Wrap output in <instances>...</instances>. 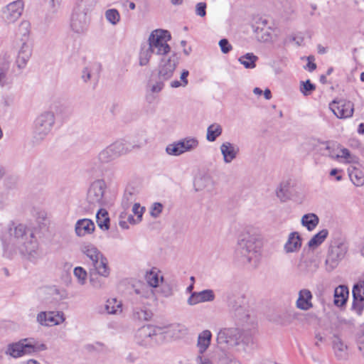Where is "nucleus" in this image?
<instances>
[{"label": "nucleus", "instance_id": "obj_14", "mask_svg": "<svg viewBox=\"0 0 364 364\" xmlns=\"http://www.w3.org/2000/svg\"><path fill=\"white\" fill-rule=\"evenodd\" d=\"M65 320L63 311H41L37 314L36 321L41 326H56Z\"/></svg>", "mask_w": 364, "mask_h": 364}, {"label": "nucleus", "instance_id": "obj_60", "mask_svg": "<svg viewBox=\"0 0 364 364\" xmlns=\"http://www.w3.org/2000/svg\"><path fill=\"white\" fill-rule=\"evenodd\" d=\"M311 60H314V57H312V56L308 57L309 63H308L306 67L308 68L309 71H313L316 68V63L311 62Z\"/></svg>", "mask_w": 364, "mask_h": 364}, {"label": "nucleus", "instance_id": "obj_5", "mask_svg": "<svg viewBox=\"0 0 364 364\" xmlns=\"http://www.w3.org/2000/svg\"><path fill=\"white\" fill-rule=\"evenodd\" d=\"M55 124V114L52 111H44L35 119L33 129V138L39 143L44 140L51 132Z\"/></svg>", "mask_w": 364, "mask_h": 364}, {"label": "nucleus", "instance_id": "obj_38", "mask_svg": "<svg viewBox=\"0 0 364 364\" xmlns=\"http://www.w3.org/2000/svg\"><path fill=\"white\" fill-rule=\"evenodd\" d=\"M319 219L314 213H308L301 218V224L306 227L308 230H313L318 224Z\"/></svg>", "mask_w": 364, "mask_h": 364}, {"label": "nucleus", "instance_id": "obj_34", "mask_svg": "<svg viewBox=\"0 0 364 364\" xmlns=\"http://www.w3.org/2000/svg\"><path fill=\"white\" fill-rule=\"evenodd\" d=\"M182 154L195 150L199 145L198 140L195 137H186L178 141Z\"/></svg>", "mask_w": 364, "mask_h": 364}, {"label": "nucleus", "instance_id": "obj_28", "mask_svg": "<svg viewBox=\"0 0 364 364\" xmlns=\"http://www.w3.org/2000/svg\"><path fill=\"white\" fill-rule=\"evenodd\" d=\"M349 291L347 287L340 285L334 291V304L338 307H341L346 304Z\"/></svg>", "mask_w": 364, "mask_h": 364}, {"label": "nucleus", "instance_id": "obj_1", "mask_svg": "<svg viewBox=\"0 0 364 364\" xmlns=\"http://www.w3.org/2000/svg\"><path fill=\"white\" fill-rule=\"evenodd\" d=\"M171 39L167 30L156 29L149 35L146 43L141 44L139 53L140 66L148 65L153 54L161 58L171 55V48L168 42Z\"/></svg>", "mask_w": 364, "mask_h": 364}, {"label": "nucleus", "instance_id": "obj_16", "mask_svg": "<svg viewBox=\"0 0 364 364\" xmlns=\"http://www.w3.org/2000/svg\"><path fill=\"white\" fill-rule=\"evenodd\" d=\"M330 109L334 114L340 119H346L352 117L353 114V104L350 101L334 100L330 105Z\"/></svg>", "mask_w": 364, "mask_h": 364}, {"label": "nucleus", "instance_id": "obj_19", "mask_svg": "<svg viewBox=\"0 0 364 364\" xmlns=\"http://www.w3.org/2000/svg\"><path fill=\"white\" fill-rule=\"evenodd\" d=\"M220 150L225 164H230L235 160L240 151L237 145L229 141L223 142L220 146Z\"/></svg>", "mask_w": 364, "mask_h": 364}, {"label": "nucleus", "instance_id": "obj_32", "mask_svg": "<svg viewBox=\"0 0 364 364\" xmlns=\"http://www.w3.org/2000/svg\"><path fill=\"white\" fill-rule=\"evenodd\" d=\"M160 272L156 268H152L150 271L147 272L145 275V279L147 282V286L151 288H156L159 287L160 282H162L164 277L159 275Z\"/></svg>", "mask_w": 364, "mask_h": 364}, {"label": "nucleus", "instance_id": "obj_25", "mask_svg": "<svg viewBox=\"0 0 364 364\" xmlns=\"http://www.w3.org/2000/svg\"><path fill=\"white\" fill-rule=\"evenodd\" d=\"M92 265L93 266V269L91 270L98 273L100 276L107 277L109 275L110 269L108 267V261L103 255H102L100 258L95 260L92 263Z\"/></svg>", "mask_w": 364, "mask_h": 364}, {"label": "nucleus", "instance_id": "obj_15", "mask_svg": "<svg viewBox=\"0 0 364 364\" xmlns=\"http://www.w3.org/2000/svg\"><path fill=\"white\" fill-rule=\"evenodd\" d=\"M24 7L23 0L14 1L3 9V18L9 23H14L21 16Z\"/></svg>", "mask_w": 364, "mask_h": 364}, {"label": "nucleus", "instance_id": "obj_31", "mask_svg": "<svg viewBox=\"0 0 364 364\" xmlns=\"http://www.w3.org/2000/svg\"><path fill=\"white\" fill-rule=\"evenodd\" d=\"M212 333L208 330H205L202 331L198 337L197 341V348L198 351L206 352L207 349L209 348L211 342Z\"/></svg>", "mask_w": 364, "mask_h": 364}, {"label": "nucleus", "instance_id": "obj_20", "mask_svg": "<svg viewBox=\"0 0 364 364\" xmlns=\"http://www.w3.org/2000/svg\"><path fill=\"white\" fill-rule=\"evenodd\" d=\"M31 55L32 50L31 46L26 43H23L18 51L15 61L18 70H22L26 67V65L29 61Z\"/></svg>", "mask_w": 364, "mask_h": 364}, {"label": "nucleus", "instance_id": "obj_17", "mask_svg": "<svg viewBox=\"0 0 364 364\" xmlns=\"http://www.w3.org/2000/svg\"><path fill=\"white\" fill-rule=\"evenodd\" d=\"M215 299V294L212 289H204L201 291H193L188 297L187 302L190 306L200 303L212 302Z\"/></svg>", "mask_w": 364, "mask_h": 364}, {"label": "nucleus", "instance_id": "obj_24", "mask_svg": "<svg viewBox=\"0 0 364 364\" xmlns=\"http://www.w3.org/2000/svg\"><path fill=\"white\" fill-rule=\"evenodd\" d=\"M134 292L138 296L136 299V304L144 302L143 299L155 300V293L152 288L147 286L146 284H141L139 287L134 288Z\"/></svg>", "mask_w": 364, "mask_h": 364}, {"label": "nucleus", "instance_id": "obj_9", "mask_svg": "<svg viewBox=\"0 0 364 364\" xmlns=\"http://www.w3.org/2000/svg\"><path fill=\"white\" fill-rule=\"evenodd\" d=\"M175 328L176 326L174 325L165 327L151 325L144 326L137 331L136 338L140 345L145 346H151L156 341V337L158 335L168 333L171 329H174Z\"/></svg>", "mask_w": 364, "mask_h": 364}, {"label": "nucleus", "instance_id": "obj_42", "mask_svg": "<svg viewBox=\"0 0 364 364\" xmlns=\"http://www.w3.org/2000/svg\"><path fill=\"white\" fill-rule=\"evenodd\" d=\"M343 159L346 163L357 164L358 163V158L350 154V151L346 148L341 150L340 153L336 155V159Z\"/></svg>", "mask_w": 364, "mask_h": 364}, {"label": "nucleus", "instance_id": "obj_64", "mask_svg": "<svg viewBox=\"0 0 364 364\" xmlns=\"http://www.w3.org/2000/svg\"><path fill=\"white\" fill-rule=\"evenodd\" d=\"M358 132L360 134H364V124L363 123H361L359 124L358 128Z\"/></svg>", "mask_w": 364, "mask_h": 364}, {"label": "nucleus", "instance_id": "obj_46", "mask_svg": "<svg viewBox=\"0 0 364 364\" xmlns=\"http://www.w3.org/2000/svg\"><path fill=\"white\" fill-rule=\"evenodd\" d=\"M100 274L92 270L89 273V281L92 287L95 289H99L103 287L104 282L100 277Z\"/></svg>", "mask_w": 364, "mask_h": 364}, {"label": "nucleus", "instance_id": "obj_10", "mask_svg": "<svg viewBox=\"0 0 364 364\" xmlns=\"http://www.w3.org/2000/svg\"><path fill=\"white\" fill-rule=\"evenodd\" d=\"M348 247L344 240H340L330 245L325 261L326 269L333 271L343 260L348 252Z\"/></svg>", "mask_w": 364, "mask_h": 364}, {"label": "nucleus", "instance_id": "obj_58", "mask_svg": "<svg viewBox=\"0 0 364 364\" xmlns=\"http://www.w3.org/2000/svg\"><path fill=\"white\" fill-rule=\"evenodd\" d=\"M188 75L189 72L187 70H183V72L181 73L180 79L182 87H186L188 85V81L187 80V77L188 76Z\"/></svg>", "mask_w": 364, "mask_h": 364}, {"label": "nucleus", "instance_id": "obj_56", "mask_svg": "<svg viewBox=\"0 0 364 364\" xmlns=\"http://www.w3.org/2000/svg\"><path fill=\"white\" fill-rule=\"evenodd\" d=\"M104 345L102 343L96 342L92 344H87L85 346V349L90 352L91 351H100L103 349Z\"/></svg>", "mask_w": 364, "mask_h": 364}, {"label": "nucleus", "instance_id": "obj_45", "mask_svg": "<svg viewBox=\"0 0 364 364\" xmlns=\"http://www.w3.org/2000/svg\"><path fill=\"white\" fill-rule=\"evenodd\" d=\"M105 15L107 21L112 25H117L120 21V14L115 9H107Z\"/></svg>", "mask_w": 364, "mask_h": 364}, {"label": "nucleus", "instance_id": "obj_51", "mask_svg": "<svg viewBox=\"0 0 364 364\" xmlns=\"http://www.w3.org/2000/svg\"><path fill=\"white\" fill-rule=\"evenodd\" d=\"M134 200V195L132 192L127 191L123 196L122 205L124 208H128Z\"/></svg>", "mask_w": 364, "mask_h": 364}, {"label": "nucleus", "instance_id": "obj_50", "mask_svg": "<svg viewBox=\"0 0 364 364\" xmlns=\"http://www.w3.org/2000/svg\"><path fill=\"white\" fill-rule=\"evenodd\" d=\"M166 151L168 155L172 156H180L182 154L178 141L168 144L166 148Z\"/></svg>", "mask_w": 364, "mask_h": 364}, {"label": "nucleus", "instance_id": "obj_55", "mask_svg": "<svg viewBox=\"0 0 364 364\" xmlns=\"http://www.w3.org/2000/svg\"><path fill=\"white\" fill-rule=\"evenodd\" d=\"M144 208L141 207L139 203H135L132 207V212L137 216V220H141L142 214Z\"/></svg>", "mask_w": 364, "mask_h": 364}, {"label": "nucleus", "instance_id": "obj_27", "mask_svg": "<svg viewBox=\"0 0 364 364\" xmlns=\"http://www.w3.org/2000/svg\"><path fill=\"white\" fill-rule=\"evenodd\" d=\"M143 306L139 307L135 306L132 311V318L137 321H148L152 316L151 311L148 310L146 306H149L150 304L148 301L142 302Z\"/></svg>", "mask_w": 364, "mask_h": 364}, {"label": "nucleus", "instance_id": "obj_53", "mask_svg": "<svg viewBox=\"0 0 364 364\" xmlns=\"http://www.w3.org/2000/svg\"><path fill=\"white\" fill-rule=\"evenodd\" d=\"M288 184L282 183L280 184L279 188L277 191V196L282 200H284L287 197Z\"/></svg>", "mask_w": 364, "mask_h": 364}, {"label": "nucleus", "instance_id": "obj_57", "mask_svg": "<svg viewBox=\"0 0 364 364\" xmlns=\"http://www.w3.org/2000/svg\"><path fill=\"white\" fill-rule=\"evenodd\" d=\"M206 4L203 2H200L196 4V13L198 16L203 17L206 14Z\"/></svg>", "mask_w": 364, "mask_h": 364}, {"label": "nucleus", "instance_id": "obj_6", "mask_svg": "<svg viewBox=\"0 0 364 364\" xmlns=\"http://www.w3.org/2000/svg\"><path fill=\"white\" fill-rule=\"evenodd\" d=\"M216 341L218 345L234 348L243 343L248 345L252 343V338H243L242 331L235 327L223 328L217 334Z\"/></svg>", "mask_w": 364, "mask_h": 364}, {"label": "nucleus", "instance_id": "obj_18", "mask_svg": "<svg viewBox=\"0 0 364 364\" xmlns=\"http://www.w3.org/2000/svg\"><path fill=\"white\" fill-rule=\"evenodd\" d=\"M353 309L360 314L364 308V281H360L353 288Z\"/></svg>", "mask_w": 364, "mask_h": 364}, {"label": "nucleus", "instance_id": "obj_22", "mask_svg": "<svg viewBox=\"0 0 364 364\" xmlns=\"http://www.w3.org/2000/svg\"><path fill=\"white\" fill-rule=\"evenodd\" d=\"M311 292L307 289H303L299 292V297L296 300V307L301 310L307 311L313 307Z\"/></svg>", "mask_w": 364, "mask_h": 364}, {"label": "nucleus", "instance_id": "obj_40", "mask_svg": "<svg viewBox=\"0 0 364 364\" xmlns=\"http://www.w3.org/2000/svg\"><path fill=\"white\" fill-rule=\"evenodd\" d=\"M349 177L351 181L357 186H361L364 184V174L359 169L354 166L348 168Z\"/></svg>", "mask_w": 364, "mask_h": 364}, {"label": "nucleus", "instance_id": "obj_7", "mask_svg": "<svg viewBox=\"0 0 364 364\" xmlns=\"http://www.w3.org/2000/svg\"><path fill=\"white\" fill-rule=\"evenodd\" d=\"M86 3L81 0L74 7L70 20V26L76 33H84L88 29L89 18L87 16Z\"/></svg>", "mask_w": 364, "mask_h": 364}, {"label": "nucleus", "instance_id": "obj_62", "mask_svg": "<svg viewBox=\"0 0 364 364\" xmlns=\"http://www.w3.org/2000/svg\"><path fill=\"white\" fill-rule=\"evenodd\" d=\"M265 99L270 100L272 98V93L269 89H266L264 92Z\"/></svg>", "mask_w": 364, "mask_h": 364}, {"label": "nucleus", "instance_id": "obj_8", "mask_svg": "<svg viewBox=\"0 0 364 364\" xmlns=\"http://www.w3.org/2000/svg\"><path fill=\"white\" fill-rule=\"evenodd\" d=\"M45 344L39 346L35 345L29 338L21 339L18 342L10 343L7 346L5 353L12 358H17L25 355H29L39 350H46Z\"/></svg>", "mask_w": 364, "mask_h": 364}, {"label": "nucleus", "instance_id": "obj_3", "mask_svg": "<svg viewBox=\"0 0 364 364\" xmlns=\"http://www.w3.org/2000/svg\"><path fill=\"white\" fill-rule=\"evenodd\" d=\"M179 56L173 52L168 56L160 58L156 68V80L150 79L148 86L150 91L154 93L159 92L164 87V82L169 80L179 64Z\"/></svg>", "mask_w": 364, "mask_h": 364}, {"label": "nucleus", "instance_id": "obj_47", "mask_svg": "<svg viewBox=\"0 0 364 364\" xmlns=\"http://www.w3.org/2000/svg\"><path fill=\"white\" fill-rule=\"evenodd\" d=\"M73 274L80 285H84L86 283L87 273L85 269L81 267H77L74 269Z\"/></svg>", "mask_w": 364, "mask_h": 364}, {"label": "nucleus", "instance_id": "obj_12", "mask_svg": "<svg viewBox=\"0 0 364 364\" xmlns=\"http://www.w3.org/2000/svg\"><path fill=\"white\" fill-rule=\"evenodd\" d=\"M20 254L26 259L36 263L41 257L39 244L32 233L28 239L16 248Z\"/></svg>", "mask_w": 364, "mask_h": 364}, {"label": "nucleus", "instance_id": "obj_35", "mask_svg": "<svg viewBox=\"0 0 364 364\" xmlns=\"http://www.w3.org/2000/svg\"><path fill=\"white\" fill-rule=\"evenodd\" d=\"M328 235V231L326 229H323L314 235L308 242V246L311 249H316L321 245L326 239Z\"/></svg>", "mask_w": 364, "mask_h": 364}, {"label": "nucleus", "instance_id": "obj_23", "mask_svg": "<svg viewBox=\"0 0 364 364\" xmlns=\"http://www.w3.org/2000/svg\"><path fill=\"white\" fill-rule=\"evenodd\" d=\"M75 233L79 237H83L93 232L95 230L94 223L87 218L78 220L75 224Z\"/></svg>", "mask_w": 364, "mask_h": 364}, {"label": "nucleus", "instance_id": "obj_36", "mask_svg": "<svg viewBox=\"0 0 364 364\" xmlns=\"http://www.w3.org/2000/svg\"><path fill=\"white\" fill-rule=\"evenodd\" d=\"M96 221L97 225L102 230H107L109 228V218L105 209L100 208L98 210L96 214Z\"/></svg>", "mask_w": 364, "mask_h": 364}, {"label": "nucleus", "instance_id": "obj_59", "mask_svg": "<svg viewBox=\"0 0 364 364\" xmlns=\"http://www.w3.org/2000/svg\"><path fill=\"white\" fill-rule=\"evenodd\" d=\"M62 0H49V5L53 11H58L61 4Z\"/></svg>", "mask_w": 364, "mask_h": 364}, {"label": "nucleus", "instance_id": "obj_21", "mask_svg": "<svg viewBox=\"0 0 364 364\" xmlns=\"http://www.w3.org/2000/svg\"><path fill=\"white\" fill-rule=\"evenodd\" d=\"M302 245V239L297 232H291L284 245V251L287 254L298 252Z\"/></svg>", "mask_w": 364, "mask_h": 364}, {"label": "nucleus", "instance_id": "obj_63", "mask_svg": "<svg viewBox=\"0 0 364 364\" xmlns=\"http://www.w3.org/2000/svg\"><path fill=\"white\" fill-rule=\"evenodd\" d=\"M119 226L124 230H127L129 228V225L127 221H119Z\"/></svg>", "mask_w": 364, "mask_h": 364}, {"label": "nucleus", "instance_id": "obj_4", "mask_svg": "<svg viewBox=\"0 0 364 364\" xmlns=\"http://www.w3.org/2000/svg\"><path fill=\"white\" fill-rule=\"evenodd\" d=\"M139 147V145L134 144L129 141H116L102 149L99 153L97 159L100 163L107 164Z\"/></svg>", "mask_w": 364, "mask_h": 364}, {"label": "nucleus", "instance_id": "obj_37", "mask_svg": "<svg viewBox=\"0 0 364 364\" xmlns=\"http://www.w3.org/2000/svg\"><path fill=\"white\" fill-rule=\"evenodd\" d=\"M105 310L109 314H120L122 312V302L116 299H110L106 301Z\"/></svg>", "mask_w": 364, "mask_h": 364}, {"label": "nucleus", "instance_id": "obj_49", "mask_svg": "<svg viewBox=\"0 0 364 364\" xmlns=\"http://www.w3.org/2000/svg\"><path fill=\"white\" fill-rule=\"evenodd\" d=\"M315 89L316 86L309 80L300 83V91L305 96L309 95Z\"/></svg>", "mask_w": 364, "mask_h": 364}, {"label": "nucleus", "instance_id": "obj_29", "mask_svg": "<svg viewBox=\"0 0 364 364\" xmlns=\"http://www.w3.org/2000/svg\"><path fill=\"white\" fill-rule=\"evenodd\" d=\"M9 63L0 59V86H10L12 84V77L9 75Z\"/></svg>", "mask_w": 364, "mask_h": 364}, {"label": "nucleus", "instance_id": "obj_2", "mask_svg": "<svg viewBox=\"0 0 364 364\" xmlns=\"http://www.w3.org/2000/svg\"><path fill=\"white\" fill-rule=\"evenodd\" d=\"M261 247L262 242L257 235L243 232L238 238L236 255L241 262L255 268L259 262Z\"/></svg>", "mask_w": 364, "mask_h": 364}, {"label": "nucleus", "instance_id": "obj_61", "mask_svg": "<svg viewBox=\"0 0 364 364\" xmlns=\"http://www.w3.org/2000/svg\"><path fill=\"white\" fill-rule=\"evenodd\" d=\"M182 87L181 82L178 80H173L171 82V87L173 88H176L178 87Z\"/></svg>", "mask_w": 364, "mask_h": 364}, {"label": "nucleus", "instance_id": "obj_33", "mask_svg": "<svg viewBox=\"0 0 364 364\" xmlns=\"http://www.w3.org/2000/svg\"><path fill=\"white\" fill-rule=\"evenodd\" d=\"M82 252L85 255L92 263L95 260L102 257L101 252L92 244L87 243L81 246Z\"/></svg>", "mask_w": 364, "mask_h": 364}, {"label": "nucleus", "instance_id": "obj_41", "mask_svg": "<svg viewBox=\"0 0 364 364\" xmlns=\"http://www.w3.org/2000/svg\"><path fill=\"white\" fill-rule=\"evenodd\" d=\"M258 57L252 53H246L239 58V62L247 69H253L256 67V61Z\"/></svg>", "mask_w": 364, "mask_h": 364}, {"label": "nucleus", "instance_id": "obj_54", "mask_svg": "<svg viewBox=\"0 0 364 364\" xmlns=\"http://www.w3.org/2000/svg\"><path fill=\"white\" fill-rule=\"evenodd\" d=\"M219 46L220 47L221 51L225 54L228 53L232 49V46L225 38L221 39L219 41Z\"/></svg>", "mask_w": 364, "mask_h": 364}, {"label": "nucleus", "instance_id": "obj_43", "mask_svg": "<svg viewBox=\"0 0 364 364\" xmlns=\"http://www.w3.org/2000/svg\"><path fill=\"white\" fill-rule=\"evenodd\" d=\"M193 364H214L213 359L205 352L198 351L193 358Z\"/></svg>", "mask_w": 364, "mask_h": 364}, {"label": "nucleus", "instance_id": "obj_26", "mask_svg": "<svg viewBox=\"0 0 364 364\" xmlns=\"http://www.w3.org/2000/svg\"><path fill=\"white\" fill-rule=\"evenodd\" d=\"M100 71V65L97 63H89L82 73V79L85 82H87L91 79H97Z\"/></svg>", "mask_w": 364, "mask_h": 364}, {"label": "nucleus", "instance_id": "obj_11", "mask_svg": "<svg viewBox=\"0 0 364 364\" xmlns=\"http://www.w3.org/2000/svg\"><path fill=\"white\" fill-rule=\"evenodd\" d=\"M107 186L104 180L98 179L92 182L87 191L86 200L88 209L102 206L105 203V192Z\"/></svg>", "mask_w": 364, "mask_h": 364}, {"label": "nucleus", "instance_id": "obj_48", "mask_svg": "<svg viewBox=\"0 0 364 364\" xmlns=\"http://www.w3.org/2000/svg\"><path fill=\"white\" fill-rule=\"evenodd\" d=\"M333 347L336 355L338 357H343L347 348L346 345H345L339 338H335Z\"/></svg>", "mask_w": 364, "mask_h": 364}, {"label": "nucleus", "instance_id": "obj_30", "mask_svg": "<svg viewBox=\"0 0 364 364\" xmlns=\"http://www.w3.org/2000/svg\"><path fill=\"white\" fill-rule=\"evenodd\" d=\"M228 306L229 311L239 319L242 320L247 316V315L245 314L244 308L238 304L233 296L228 298Z\"/></svg>", "mask_w": 364, "mask_h": 364}, {"label": "nucleus", "instance_id": "obj_39", "mask_svg": "<svg viewBox=\"0 0 364 364\" xmlns=\"http://www.w3.org/2000/svg\"><path fill=\"white\" fill-rule=\"evenodd\" d=\"M222 126L218 123H213L207 129L206 139L208 141L213 142L222 134Z\"/></svg>", "mask_w": 364, "mask_h": 364}, {"label": "nucleus", "instance_id": "obj_52", "mask_svg": "<svg viewBox=\"0 0 364 364\" xmlns=\"http://www.w3.org/2000/svg\"><path fill=\"white\" fill-rule=\"evenodd\" d=\"M163 208L164 206L161 203H154L151 207V215L154 218H158L161 213Z\"/></svg>", "mask_w": 364, "mask_h": 364}, {"label": "nucleus", "instance_id": "obj_13", "mask_svg": "<svg viewBox=\"0 0 364 364\" xmlns=\"http://www.w3.org/2000/svg\"><path fill=\"white\" fill-rule=\"evenodd\" d=\"M9 245L17 248L29 237L28 229L23 224L12 223L9 228Z\"/></svg>", "mask_w": 364, "mask_h": 364}, {"label": "nucleus", "instance_id": "obj_44", "mask_svg": "<svg viewBox=\"0 0 364 364\" xmlns=\"http://www.w3.org/2000/svg\"><path fill=\"white\" fill-rule=\"evenodd\" d=\"M211 183V177L209 175H203L195 181V187L196 191H201L210 185Z\"/></svg>", "mask_w": 364, "mask_h": 364}]
</instances>
